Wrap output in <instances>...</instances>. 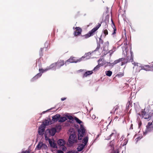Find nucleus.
<instances>
[{
    "label": "nucleus",
    "mask_w": 153,
    "mask_h": 153,
    "mask_svg": "<svg viewBox=\"0 0 153 153\" xmlns=\"http://www.w3.org/2000/svg\"><path fill=\"white\" fill-rule=\"evenodd\" d=\"M57 153H64L62 151L58 150L57 152Z\"/></svg>",
    "instance_id": "nucleus-41"
},
{
    "label": "nucleus",
    "mask_w": 153,
    "mask_h": 153,
    "mask_svg": "<svg viewBox=\"0 0 153 153\" xmlns=\"http://www.w3.org/2000/svg\"><path fill=\"white\" fill-rule=\"evenodd\" d=\"M96 117L95 115H93L92 116V118L93 119H94L96 118Z\"/></svg>",
    "instance_id": "nucleus-40"
},
{
    "label": "nucleus",
    "mask_w": 153,
    "mask_h": 153,
    "mask_svg": "<svg viewBox=\"0 0 153 153\" xmlns=\"http://www.w3.org/2000/svg\"><path fill=\"white\" fill-rule=\"evenodd\" d=\"M49 70V68H48V67H47L45 69H43L42 68H39V71L40 72L37 74L35 76H34L32 79L31 81H33L34 80L37 79L39 78L41 76L42 73L46 72Z\"/></svg>",
    "instance_id": "nucleus-3"
},
{
    "label": "nucleus",
    "mask_w": 153,
    "mask_h": 153,
    "mask_svg": "<svg viewBox=\"0 0 153 153\" xmlns=\"http://www.w3.org/2000/svg\"><path fill=\"white\" fill-rule=\"evenodd\" d=\"M45 112H47V111H45L43 112H42V113H45Z\"/></svg>",
    "instance_id": "nucleus-53"
},
{
    "label": "nucleus",
    "mask_w": 153,
    "mask_h": 153,
    "mask_svg": "<svg viewBox=\"0 0 153 153\" xmlns=\"http://www.w3.org/2000/svg\"><path fill=\"white\" fill-rule=\"evenodd\" d=\"M124 59L123 58H120L118 59L115 60L113 62L111 63V65L113 66L123 61Z\"/></svg>",
    "instance_id": "nucleus-12"
},
{
    "label": "nucleus",
    "mask_w": 153,
    "mask_h": 153,
    "mask_svg": "<svg viewBox=\"0 0 153 153\" xmlns=\"http://www.w3.org/2000/svg\"><path fill=\"white\" fill-rule=\"evenodd\" d=\"M117 108L114 109V108L113 110L111 111V113H113L116 110Z\"/></svg>",
    "instance_id": "nucleus-39"
},
{
    "label": "nucleus",
    "mask_w": 153,
    "mask_h": 153,
    "mask_svg": "<svg viewBox=\"0 0 153 153\" xmlns=\"http://www.w3.org/2000/svg\"><path fill=\"white\" fill-rule=\"evenodd\" d=\"M113 52V51L112 50H110L109 51L108 53H110L111 54H112Z\"/></svg>",
    "instance_id": "nucleus-42"
},
{
    "label": "nucleus",
    "mask_w": 153,
    "mask_h": 153,
    "mask_svg": "<svg viewBox=\"0 0 153 153\" xmlns=\"http://www.w3.org/2000/svg\"><path fill=\"white\" fill-rule=\"evenodd\" d=\"M49 124V121L48 120H45L43 123L42 125H43L45 127V126L48 125Z\"/></svg>",
    "instance_id": "nucleus-25"
},
{
    "label": "nucleus",
    "mask_w": 153,
    "mask_h": 153,
    "mask_svg": "<svg viewBox=\"0 0 153 153\" xmlns=\"http://www.w3.org/2000/svg\"><path fill=\"white\" fill-rule=\"evenodd\" d=\"M138 114L141 116V117L145 119L149 120V119L151 117V116L149 114L146 113L144 110H142L141 112V114Z\"/></svg>",
    "instance_id": "nucleus-7"
},
{
    "label": "nucleus",
    "mask_w": 153,
    "mask_h": 153,
    "mask_svg": "<svg viewBox=\"0 0 153 153\" xmlns=\"http://www.w3.org/2000/svg\"><path fill=\"white\" fill-rule=\"evenodd\" d=\"M44 136H45V140H48V142H49V140H51L50 139L48 138V137H47V136L46 134H45Z\"/></svg>",
    "instance_id": "nucleus-33"
},
{
    "label": "nucleus",
    "mask_w": 153,
    "mask_h": 153,
    "mask_svg": "<svg viewBox=\"0 0 153 153\" xmlns=\"http://www.w3.org/2000/svg\"><path fill=\"white\" fill-rule=\"evenodd\" d=\"M114 140H112L111 141L110 143L109 146L110 147L111 149L112 150H113L114 149Z\"/></svg>",
    "instance_id": "nucleus-20"
},
{
    "label": "nucleus",
    "mask_w": 153,
    "mask_h": 153,
    "mask_svg": "<svg viewBox=\"0 0 153 153\" xmlns=\"http://www.w3.org/2000/svg\"><path fill=\"white\" fill-rule=\"evenodd\" d=\"M103 50H104V51H107V50H108V49H105V48H103Z\"/></svg>",
    "instance_id": "nucleus-49"
},
{
    "label": "nucleus",
    "mask_w": 153,
    "mask_h": 153,
    "mask_svg": "<svg viewBox=\"0 0 153 153\" xmlns=\"http://www.w3.org/2000/svg\"><path fill=\"white\" fill-rule=\"evenodd\" d=\"M114 134V133H112L109 136V137L107 139L109 140L111 138V137Z\"/></svg>",
    "instance_id": "nucleus-36"
},
{
    "label": "nucleus",
    "mask_w": 153,
    "mask_h": 153,
    "mask_svg": "<svg viewBox=\"0 0 153 153\" xmlns=\"http://www.w3.org/2000/svg\"><path fill=\"white\" fill-rule=\"evenodd\" d=\"M66 98H62L61 99V100L62 101H64V100H66Z\"/></svg>",
    "instance_id": "nucleus-43"
},
{
    "label": "nucleus",
    "mask_w": 153,
    "mask_h": 153,
    "mask_svg": "<svg viewBox=\"0 0 153 153\" xmlns=\"http://www.w3.org/2000/svg\"><path fill=\"white\" fill-rule=\"evenodd\" d=\"M60 115L59 114H56V115L52 117V121L53 122L57 121L59 120V118L60 117Z\"/></svg>",
    "instance_id": "nucleus-15"
},
{
    "label": "nucleus",
    "mask_w": 153,
    "mask_h": 153,
    "mask_svg": "<svg viewBox=\"0 0 153 153\" xmlns=\"http://www.w3.org/2000/svg\"><path fill=\"white\" fill-rule=\"evenodd\" d=\"M101 26V24L98 23L97 26L93 28L91 31H90L89 33L85 34L83 36L85 38H88L90 36H92L94 34V33Z\"/></svg>",
    "instance_id": "nucleus-4"
},
{
    "label": "nucleus",
    "mask_w": 153,
    "mask_h": 153,
    "mask_svg": "<svg viewBox=\"0 0 153 153\" xmlns=\"http://www.w3.org/2000/svg\"><path fill=\"white\" fill-rule=\"evenodd\" d=\"M92 53L90 52L87 53L85 54L84 56L79 59H75L74 57H71L70 59L67 60L65 62L66 65L68 64L69 63H76L78 62H80L82 59L86 58V59H89L91 58V56Z\"/></svg>",
    "instance_id": "nucleus-1"
},
{
    "label": "nucleus",
    "mask_w": 153,
    "mask_h": 153,
    "mask_svg": "<svg viewBox=\"0 0 153 153\" xmlns=\"http://www.w3.org/2000/svg\"><path fill=\"white\" fill-rule=\"evenodd\" d=\"M36 148L38 150L40 149L46 150L47 149V146L45 144L43 143L42 142H40L37 145Z\"/></svg>",
    "instance_id": "nucleus-8"
},
{
    "label": "nucleus",
    "mask_w": 153,
    "mask_h": 153,
    "mask_svg": "<svg viewBox=\"0 0 153 153\" xmlns=\"http://www.w3.org/2000/svg\"><path fill=\"white\" fill-rule=\"evenodd\" d=\"M76 30L74 32V35L75 36H77L80 35L82 31L81 28L79 27H76L75 28Z\"/></svg>",
    "instance_id": "nucleus-9"
},
{
    "label": "nucleus",
    "mask_w": 153,
    "mask_h": 153,
    "mask_svg": "<svg viewBox=\"0 0 153 153\" xmlns=\"http://www.w3.org/2000/svg\"><path fill=\"white\" fill-rule=\"evenodd\" d=\"M152 68L153 69V66H152Z\"/></svg>",
    "instance_id": "nucleus-55"
},
{
    "label": "nucleus",
    "mask_w": 153,
    "mask_h": 153,
    "mask_svg": "<svg viewBox=\"0 0 153 153\" xmlns=\"http://www.w3.org/2000/svg\"><path fill=\"white\" fill-rule=\"evenodd\" d=\"M100 67V66L99 65H98L94 68L93 71H96L98 70Z\"/></svg>",
    "instance_id": "nucleus-27"
},
{
    "label": "nucleus",
    "mask_w": 153,
    "mask_h": 153,
    "mask_svg": "<svg viewBox=\"0 0 153 153\" xmlns=\"http://www.w3.org/2000/svg\"><path fill=\"white\" fill-rule=\"evenodd\" d=\"M74 119L76 122L80 124V128L78 129V139L79 140H81L85 133V130L83 125L81 124L82 123V121L76 117H74Z\"/></svg>",
    "instance_id": "nucleus-2"
},
{
    "label": "nucleus",
    "mask_w": 153,
    "mask_h": 153,
    "mask_svg": "<svg viewBox=\"0 0 153 153\" xmlns=\"http://www.w3.org/2000/svg\"><path fill=\"white\" fill-rule=\"evenodd\" d=\"M127 144V143L125 142H124V143H123V146H124V145H126V144Z\"/></svg>",
    "instance_id": "nucleus-47"
},
{
    "label": "nucleus",
    "mask_w": 153,
    "mask_h": 153,
    "mask_svg": "<svg viewBox=\"0 0 153 153\" xmlns=\"http://www.w3.org/2000/svg\"><path fill=\"white\" fill-rule=\"evenodd\" d=\"M88 137H84L82 140V143L84 144L83 145H85V146L88 143Z\"/></svg>",
    "instance_id": "nucleus-21"
},
{
    "label": "nucleus",
    "mask_w": 153,
    "mask_h": 153,
    "mask_svg": "<svg viewBox=\"0 0 153 153\" xmlns=\"http://www.w3.org/2000/svg\"><path fill=\"white\" fill-rule=\"evenodd\" d=\"M105 73L107 76H110L112 74V72L110 71H108L105 72Z\"/></svg>",
    "instance_id": "nucleus-24"
},
{
    "label": "nucleus",
    "mask_w": 153,
    "mask_h": 153,
    "mask_svg": "<svg viewBox=\"0 0 153 153\" xmlns=\"http://www.w3.org/2000/svg\"><path fill=\"white\" fill-rule=\"evenodd\" d=\"M124 73L123 72H120L118 73L117 75L116 76L118 77H121L123 76Z\"/></svg>",
    "instance_id": "nucleus-26"
},
{
    "label": "nucleus",
    "mask_w": 153,
    "mask_h": 153,
    "mask_svg": "<svg viewBox=\"0 0 153 153\" xmlns=\"http://www.w3.org/2000/svg\"><path fill=\"white\" fill-rule=\"evenodd\" d=\"M61 146L62 147H61L60 149H62V151H65L67 149V148H66V147L64 146Z\"/></svg>",
    "instance_id": "nucleus-29"
},
{
    "label": "nucleus",
    "mask_w": 153,
    "mask_h": 153,
    "mask_svg": "<svg viewBox=\"0 0 153 153\" xmlns=\"http://www.w3.org/2000/svg\"><path fill=\"white\" fill-rule=\"evenodd\" d=\"M146 128L145 131H143V134L146 135L147 133L153 130V127L152 123H149L146 126Z\"/></svg>",
    "instance_id": "nucleus-5"
},
{
    "label": "nucleus",
    "mask_w": 153,
    "mask_h": 153,
    "mask_svg": "<svg viewBox=\"0 0 153 153\" xmlns=\"http://www.w3.org/2000/svg\"><path fill=\"white\" fill-rule=\"evenodd\" d=\"M50 146L53 148H56V145L54 142H53L51 140H49V142Z\"/></svg>",
    "instance_id": "nucleus-18"
},
{
    "label": "nucleus",
    "mask_w": 153,
    "mask_h": 153,
    "mask_svg": "<svg viewBox=\"0 0 153 153\" xmlns=\"http://www.w3.org/2000/svg\"><path fill=\"white\" fill-rule=\"evenodd\" d=\"M124 63L122 62V63H121V65H124Z\"/></svg>",
    "instance_id": "nucleus-48"
},
{
    "label": "nucleus",
    "mask_w": 153,
    "mask_h": 153,
    "mask_svg": "<svg viewBox=\"0 0 153 153\" xmlns=\"http://www.w3.org/2000/svg\"><path fill=\"white\" fill-rule=\"evenodd\" d=\"M103 32L105 36L107 35L108 34V31L106 29L105 30H104Z\"/></svg>",
    "instance_id": "nucleus-35"
},
{
    "label": "nucleus",
    "mask_w": 153,
    "mask_h": 153,
    "mask_svg": "<svg viewBox=\"0 0 153 153\" xmlns=\"http://www.w3.org/2000/svg\"><path fill=\"white\" fill-rule=\"evenodd\" d=\"M48 130L51 136H54L56 132V129L54 128H52L50 129H48Z\"/></svg>",
    "instance_id": "nucleus-13"
},
{
    "label": "nucleus",
    "mask_w": 153,
    "mask_h": 153,
    "mask_svg": "<svg viewBox=\"0 0 153 153\" xmlns=\"http://www.w3.org/2000/svg\"><path fill=\"white\" fill-rule=\"evenodd\" d=\"M24 152H25V153H29L30 151L29 150H26L25 151H24Z\"/></svg>",
    "instance_id": "nucleus-45"
},
{
    "label": "nucleus",
    "mask_w": 153,
    "mask_h": 153,
    "mask_svg": "<svg viewBox=\"0 0 153 153\" xmlns=\"http://www.w3.org/2000/svg\"><path fill=\"white\" fill-rule=\"evenodd\" d=\"M48 67V68H49V70H56V69H57L56 63L52 64L49 66Z\"/></svg>",
    "instance_id": "nucleus-14"
},
{
    "label": "nucleus",
    "mask_w": 153,
    "mask_h": 153,
    "mask_svg": "<svg viewBox=\"0 0 153 153\" xmlns=\"http://www.w3.org/2000/svg\"><path fill=\"white\" fill-rule=\"evenodd\" d=\"M56 63L57 65V68L58 69L63 65L65 64L64 61L62 60H59L56 62Z\"/></svg>",
    "instance_id": "nucleus-11"
},
{
    "label": "nucleus",
    "mask_w": 153,
    "mask_h": 153,
    "mask_svg": "<svg viewBox=\"0 0 153 153\" xmlns=\"http://www.w3.org/2000/svg\"><path fill=\"white\" fill-rule=\"evenodd\" d=\"M130 54L131 55V59H130V60H132V59H133V52L132 51H131V50H130Z\"/></svg>",
    "instance_id": "nucleus-31"
},
{
    "label": "nucleus",
    "mask_w": 153,
    "mask_h": 153,
    "mask_svg": "<svg viewBox=\"0 0 153 153\" xmlns=\"http://www.w3.org/2000/svg\"><path fill=\"white\" fill-rule=\"evenodd\" d=\"M45 127L43 125H41L39 128L38 130L39 134L41 135H43Z\"/></svg>",
    "instance_id": "nucleus-10"
},
{
    "label": "nucleus",
    "mask_w": 153,
    "mask_h": 153,
    "mask_svg": "<svg viewBox=\"0 0 153 153\" xmlns=\"http://www.w3.org/2000/svg\"><path fill=\"white\" fill-rule=\"evenodd\" d=\"M127 59H129V58L128 57V56L127 58Z\"/></svg>",
    "instance_id": "nucleus-54"
},
{
    "label": "nucleus",
    "mask_w": 153,
    "mask_h": 153,
    "mask_svg": "<svg viewBox=\"0 0 153 153\" xmlns=\"http://www.w3.org/2000/svg\"><path fill=\"white\" fill-rule=\"evenodd\" d=\"M58 144L60 146H63L65 143V141L62 139H59L57 141Z\"/></svg>",
    "instance_id": "nucleus-17"
},
{
    "label": "nucleus",
    "mask_w": 153,
    "mask_h": 153,
    "mask_svg": "<svg viewBox=\"0 0 153 153\" xmlns=\"http://www.w3.org/2000/svg\"><path fill=\"white\" fill-rule=\"evenodd\" d=\"M68 118L70 120H72L73 119V117L72 116H68Z\"/></svg>",
    "instance_id": "nucleus-37"
},
{
    "label": "nucleus",
    "mask_w": 153,
    "mask_h": 153,
    "mask_svg": "<svg viewBox=\"0 0 153 153\" xmlns=\"http://www.w3.org/2000/svg\"><path fill=\"white\" fill-rule=\"evenodd\" d=\"M42 49H43L42 48H40V52H42Z\"/></svg>",
    "instance_id": "nucleus-50"
},
{
    "label": "nucleus",
    "mask_w": 153,
    "mask_h": 153,
    "mask_svg": "<svg viewBox=\"0 0 153 153\" xmlns=\"http://www.w3.org/2000/svg\"><path fill=\"white\" fill-rule=\"evenodd\" d=\"M67 119L65 117H60L59 118V120H58L59 122H63L65 121Z\"/></svg>",
    "instance_id": "nucleus-19"
},
{
    "label": "nucleus",
    "mask_w": 153,
    "mask_h": 153,
    "mask_svg": "<svg viewBox=\"0 0 153 153\" xmlns=\"http://www.w3.org/2000/svg\"><path fill=\"white\" fill-rule=\"evenodd\" d=\"M105 45H106L107 46V47H108V46L109 45V43L107 41L106 42H105Z\"/></svg>",
    "instance_id": "nucleus-38"
},
{
    "label": "nucleus",
    "mask_w": 153,
    "mask_h": 153,
    "mask_svg": "<svg viewBox=\"0 0 153 153\" xmlns=\"http://www.w3.org/2000/svg\"><path fill=\"white\" fill-rule=\"evenodd\" d=\"M123 53L125 56H126L128 54V51L127 50V49L125 48V50H124L123 48Z\"/></svg>",
    "instance_id": "nucleus-23"
},
{
    "label": "nucleus",
    "mask_w": 153,
    "mask_h": 153,
    "mask_svg": "<svg viewBox=\"0 0 153 153\" xmlns=\"http://www.w3.org/2000/svg\"><path fill=\"white\" fill-rule=\"evenodd\" d=\"M33 153V152H32V153Z\"/></svg>",
    "instance_id": "nucleus-56"
},
{
    "label": "nucleus",
    "mask_w": 153,
    "mask_h": 153,
    "mask_svg": "<svg viewBox=\"0 0 153 153\" xmlns=\"http://www.w3.org/2000/svg\"><path fill=\"white\" fill-rule=\"evenodd\" d=\"M68 141L70 143H73L77 142V137L74 133L72 134L69 137Z\"/></svg>",
    "instance_id": "nucleus-6"
},
{
    "label": "nucleus",
    "mask_w": 153,
    "mask_h": 153,
    "mask_svg": "<svg viewBox=\"0 0 153 153\" xmlns=\"http://www.w3.org/2000/svg\"><path fill=\"white\" fill-rule=\"evenodd\" d=\"M148 67L149 68V66L148 65H145L144 66H143L142 67L141 69H143V70H146V71H147V70L144 67Z\"/></svg>",
    "instance_id": "nucleus-32"
},
{
    "label": "nucleus",
    "mask_w": 153,
    "mask_h": 153,
    "mask_svg": "<svg viewBox=\"0 0 153 153\" xmlns=\"http://www.w3.org/2000/svg\"><path fill=\"white\" fill-rule=\"evenodd\" d=\"M142 136H140L136 138L135 139L136 142H137L138 140H140L142 138Z\"/></svg>",
    "instance_id": "nucleus-34"
},
{
    "label": "nucleus",
    "mask_w": 153,
    "mask_h": 153,
    "mask_svg": "<svg viewBox=\"0 0 153 153\" xmlns=\"http://www.w3.org/2000/svg\"><path fill=\"white\" fill-rule=\"evenodd\" d=\"M100 47V44L99 43L97 44V47L95 49V50L94 51V52L97 51L99 49Z\"/></svg>",
    "instance_id": "nucleus-30"
},
{
    "label": "nucleus",
    "mask_w": 153,
    "mask_h": 153,
    "mask_svg": "<svg viewBox=\"0 0 153 153\" xmlns=\"http://www.w3.org/2000/svg\"><path fill=\"white\" fill-rule=\"evenodd\" d=\"M141 122H140V123H139V126H140V125H141Z\"/></svg>",
    "instance_id": "nucleus-52"
},
{
    "label": "nucleus",
    "mask_w": 153,
    "mask_h": 153,
    "mask_svg": "<svg viewBox=\"0 0 153 153\" xmlns=\"http://www.w3.org/2000/svg\"><path fill=\"white\" fill-rule=\"evenodd\" d=\"M85 146V145L81 143L79 144L78 145L77 149L78 152L81 151L84 149Z\"/></svg>",
    "instance_id": "nucleus-16"
},
{
    "label": "nucleus",
    "mask_w": 153,
    "mask_h": 153,
    "mask_svg": "<svg viewBox=\"0 0 153 153\" xmlns=\"http://www.w3.org/2000/svg\"><path fill=\"white\" fill-rule=\"evenodd\" d=\"M132 64H133L134 65H135V66L137 65V64H138V63H135L134 62L132 63Z\"/></svg>",
    "instance_id": "nucleus-44"
},
{
    "label": "nucleus",
    "mask_w": 153,
    "mask_h": 153,
    "mask_svg": "<svg viewBox=\"0 0 153 153\" xmlns=\"http://www.w3.org/2000/svg\"><path fill=\"white\" fill-rule=\"evenodd\" d=\"M115 30H114V32H113V33H112V34H114L116 32H115Z\"/></svg>",
    "instance_id": "nucleus-46"
},
{
    "label": "nucleus",
    "mask_w": 153,
    "mask_h": 153,
    "mask_svg": "<svg viewBox=\"0 0 153 153\" xmlns=\"http://www.w3.org/2000/svg\"><path fill=\"white\" fill-rule=\"evenodd\" d=\"M132 124H131V128H131V129H133V128H132Z\"/></svg>",
    "instance_id": "nucleus-51"
},
{
    "label": "nucleus",
    "mask_w": 153,
    "mask_h": 153,
    "mask_svg": "<svg viewBox=\"0 0 153 153\" xmlns=\"http://www.w3.org/2000/svg\"><path fill=\"white\" fill-rule=\"evenodd\" d=\"M92 73V71H87L84 74V76L86 77L88 75L91 74Z\"/></svg>",
    "instance_id": "nucleus-22"
},
{
    "label": "nucleus",
    "mask_w": 153,
    "mask_h": 153,
    "mask_svg": "<svg viewBox=\"0 0 153 153\" xmlns=\"http://www.w3.org/2000/svg\"><path fill=\"white\" fill-rule=\"evenodd\" d=\"M66 153H78V152L76 150H71L67 152Z\"/></svg>",
    "instance_id": "nucleus-28"
}]
</instances>
